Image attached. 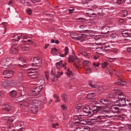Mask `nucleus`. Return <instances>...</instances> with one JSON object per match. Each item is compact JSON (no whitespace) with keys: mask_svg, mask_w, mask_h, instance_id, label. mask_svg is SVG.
<instances>
[{"mask_svg":"<svg viewBox=\"0 0 131 131\" xmlns=\"http://www.w3.org/2000/svg\"><path fill=\"white\" fill-rule=\"evenodd\" d=\"M115 94L118 95V97L119 99L116 102V105L119 107H123L125 106L126 104L125 100L122 99L124 98V96L123 93H118L117 92L115 93Z\"/></svg>","mask_w":131,"mask_h":131,"instance_id":"nucleus-1","label":"nucleus"},{"mask_svg":"<svg viewBox=\"0 0 131 131\" xmlns=\"http://www.w3.org/2000/svg\"><path fill=\"white\" fill-rule=\"evenodd\" d=\"M14 58H7L3 59L1 63L2 65L4 68H7L11 63Z\"/></svg>","mask_w":131,"mask_h":131,"instance_id":"nucleus-2","label":"nucleus"},{"mask_svg":"<svg viewBox=\"0 0 131 131\" xmlns=\"http://www.w3.org/2000/svg\"><path fill=\"white\" fill-rule=\"evenodd\" d=\"M14 73V71L12 70H6L3 73L4 77L5 78H10L12 77Z\"/></svg>","mask_w":131,"mask_h":131,"instance_id":"nucleus-3","label":"nucleus"},{"mask_svg":"<svg viewBox=\"0 0 131 131\" xmlns=\"http://www.w3.org/2000/svg\"><path fill=\"white\" fill-rule=\"evenodd\" d=\"M19 82H18V83H15L13 81H9L7 82V83L5 81H3L2 82V85L3 86L5 87L6 86L7 84V83H8L9 85L12 86H18V83H19Z\"/></svg>","mask_w":131,"mask_h":131,"instance_id":"nucleus-4","label":"nucleus"},{"mask_svg":"<svg viewBox=\"0 0 131 131\" xmlns=\"http://www.w3.org/2000/svg\"><path fill=\"white\" fill-rule=\"evenodd\" d=\"M102 108L101 106H94L91 107V110L93 113L98 112Z\"/></svg>","mask_w":131,"mask_h":131,"instance_id":"nucleus-5","label":"nucleus"},{"mask_svg":"<svg viewBox=\"0 0 131 131\" xmlns=\"http://www.w3.org/2000/svg\"><path fill=\"white\" fill-rule=\"evenodd\" d=\"M116 75L119 78L118 80V83H119V85L123 86L124 85H125L126 84V82L125 81H124L122 80V78L121 77V76L119 74L117 73Z\"/></svg>","mask_w":131,"mask_h":131,"instance_id":"nucleus-6","label":"nucleus"},{"mask_svg":"<svg viewBox=\"0 0 131 131\" xmlns=\"http://www.w3.org/2000/svg\"><path fill=\"white\" fill-rule=\"evenodd\" d=\"M109 27L104 26L101 28V33L102 34H105L107 33L110 32L109 31Z\"/></svg>","mask_w":131,"mask_h":131,"instance_id":"nucleus-7","label":"nucleus"},{"mask_svg":"<svg viewBox=\"0 0 131 131\" xmlns=\"http://www.w3.org/2000/svg\"><path fill=\"white\" fill-rule=\"evenodd\" d=\"M41 65V63L38 64L32 63V66L33 68L30 69L29 70H37L40 68Z\"/></svg>","mask_w":131,"mask_h":131,"instance_id":"nucleus-8","label":"nucleus"},{"mask_svg":"<svg viewBox=\"0 0 131 131\" xmlns=\"http://www.w3.org/2000/svg\"><path fill=\"white\" fill-rule=\"evenodd\" d=\"M22 34L21 33L16 34L13 35V39L16 41H19L21 37Z\"/></svg>","mask_w":131,"mask_h":131,"instance_id":"nucleus-9","label":"nucleus"},{"mask_svg":"<svg viewBox=\"0 0 131 131\" xmlns=\"http://www.w3.org/2000/svg\"><path fill=\"white\" fill-rule=\"evenodd\" d=\"M111 110L113 112L115 113H119V108L115 105L112 106L111 107Z\"/></svg>","mask_w":131,"mask_h":131,"instance_id":"nucleus-10","label":"nucleus"},{"mask_svg":"<svg viewBox=\"0 0 131 131\" xmlns=\"http://www.w3.org/2000/svg\"><path fill=\"white\" fill-rule=\"evenodd\" d=\"M90 110H91V107L90 108L89 106H85L83 109V112L88 114H91V112L90 111Z\"/></svg>","mask_w":131,"mask_h":131,"instance_id":"nucleus-11","label":"nucleus"},{"mask_svg":"<svg viewBox=\"0 0 131 131\" xmlns=\"http://www.w3.org/2000/svg\"><path fill=\"white\" fill-rule=\"evenodd\" d=\"M18 89L21 91V96L24 97L25 95V91H24V88L23 86L22 85L19 86Z\"/></svg>","mask_w":131,"mask_h":131,"instance_id":"nucleus-12","label":"nucleus"},{"mask_svg":"<svg viewBox=\"0 0 131 131\" xmlns=\"http://www.w3.org/2000/svg\"><path fill=\"white\" fill-rule=\"evenodd\" d=\"M101 104H103L106 106H109L111 104L110 102L104 99H102L100 101Z\"/></svg>","mask_w":131,"mask_h":131,"instance_id":"nucleus-13","label":"nucleus"},{"mask_svg":"<svg viewBox=\"0 0 131 131\" xmlns=\"http://www.w3.org/2000/svg\"><path fill=\"white\" fill-rule=\"evenodd\" d=\"M41 61V59L40 57H35L33 58V63L38 64L41 63H42Z\"/></svg>","mask_w":131,"mask_h":131,"instance_id":"nucleus-14","label":"nucleus"},{"mask_svg":"<svg viewBox=\"0 0 131 131\" xmlns=\"http://www.w3.org/2000/svg\"><path fill=\"white\" fill-rule=\"evenodd\" d=\"M108 116L107 115H105L104 116H98L97 117H95L94 118H93V119L95 120V121H96V122L98 121L97 120H101L102 119L104 118L105 117H107Z\"/></svg>","mask_w":131,"mask_h":131,"instance_id":"nucleus-15","label":"nucleus"},{"mask_svg":"<svg viewBox=\"0 0 131 131\" xmlns=\"http://www.w3.org/2000/svg\"><path fill=\"white\" fill-rule=\"evenodd\" d=\"M31 112L34 114L36 113L37 112L38 108L36 105H34L31 106Z\"/></svg>","mask_w":131,"mask_h":131,"instance_id":"nucleus-16","label":"nucleus"},{"mask_svg":"<svg viewBox=\"0 0 131 131\" xmlns=\"http://www.w3.org/2000/svg\"><path fill=\"white\" fill-rule=\"evenodd\" d=\"M18 52V51L16 48L14 47H12L10 50V52L13 54H15Z\"/></svg>","mask_w":131,"mask_h":131,"instance_id":"nucleus-17","label":"nucleus"},{"mask_svg":"<svg viewBox=\"0 0 131 131\" xmlns=\"http://www.w3.org/2000/svg\"><path fill=\"white\" fill-rule=\"evenodd\" d=\"M9 95L10 97H15L17 95V92L14 90H13L9 92Z\"/></svg>","mask_w":131,"mask_h":131,"instance_id":"nucleus-18","label":"nucleus"},{"mask_svg":"<svg viewBox=\"0 0 131 131\" xmlns=\"http://www.w3.org/2000/svg\"><path fill=\"white\" fill-rule=\"evenodd\" d=\"M92 81H90L89 82V84L92 88H98L99 87V86L96 84H92Z\"/></svg>","mask_w":131,"mask_h":131,"instance_id":"nucleus-19","label":"nucleus"},{"mask_svg":"<svg viewBox=\"0 0 131 131\" xmlns=\"http://www.w3.org/2000/svg\"><path fill=\"white\" fill-rule=\"evenodd\" d=\"M11 109V106L8 105L4 106L3 107V110L6 111H9Z\"/></svg>","mask_w":131,"mask_h":131,"instance_id":"nucleus-20","label":"nucleus"},{"mask_svg":"<svg viewBox=\"0 0 131 131\" xmlns=\"http://www.w3.org/2000/svg\"><path fill=\"white\" fill-rule=\"evenodd\" d=\"M61 96L62 100L64 102H67L68 101L69 98L68 97L67 95L63 94Z\"/></svg>","mask_w":131,"mask_h":131,"instance_id":"nucleus-21","label":"nucleus"},{"mask_svg":"<svg viewBox=\"0 0 131 131\" xmlns=\"http://www.w3.org/2000/svg\"><path fill=\"white\" fill-rule=\"evenodd\" d=\"M95 95V94L93 93H89L86 96L87 98L88 99H92Z\"/></svg>","mask_w":131,"mask_h":131,"instance_id":"nucleus-22","label":"nucleus"},{"mask_svg":"<svg viewBox=\"0 0 131 131\" xmlns=\"http://www.w3.org/2000/svg\"><path fill=\"white\" fill-rule=\"evenodd\" d=\"M58 50L55 48L51 49V53L53 55H57L58 53Z\"/></svg>","mask_w":131,"mask_h":131,"instance_id":"nucleus-23","label":"nucleus"},{"mask_svg":"<svg viewBox=\"0 0 131 131\" xmlns=\"http://www.w3.org/2000/svg\"><path fill=\"white\" fill-rule=\"evenodd\" d=\"M77 58V57L76 56H70L69 60V62H73Z\"/></svg>","mask_w":131,"mask_h":131,"instance_id":"nucleus-24","label":"nucleus"},{"mask_svg":"<svg viewBox=\"0 0 131 131\" xmlns=\"http://www.w3.org/2000/svg\"><path fill=\"white\" fill-rule=\"evenodd\" d=\"M18 78L19 80V83L22 81L23 79V73L22 72H20L18 75Z\"/></svg>","mask_w":131,"mask_h":131,"instance_id":"nucleus-25","label":"nucleus"},{"mask_svg":"<svg viewBox=\"0 0 131 131\" xmlns=\"http://www.w3.org/2000/svg\"><path fill=\"white\" fill-rule=\"evenodd\" d=\"M62 61H61L59 62H57L56 64L57 68L58 69H60L62 68Z\"/></svg>","mask_w":131,"mask_h":131,"instance_id":"nucleus-26","label":"nucleus"},{"mask_svg":"<svg viewBox=\"0 0 131 131\" xmlns=\"http://www.w3.org/2000/svg\"><path fill=\"white\" fill-rule=\"evenodd\" d=\"M23 39L24 40L23 41V42H30L31 43H32L33 42L32 41H31V40L30 39H28V40H26L28 38V37H27L25 36L23 37Z\"/></svg>","mask_w":131,"mask_h":131,"instance_id":"nucleus-27","label":"nucleus"},{"mask_svg":"<svg viewBox=\"0 0 131 131\" xmlns=\"http://www.w3.org/2000/svg\"><path fill=\"white\" fill-rule=\"evenodd\" d=\"M42 88L41 86H38L35 88V91L39 94L41 91Z\"/></svg>","mask_w":131,"mask_h":131,"instance_id":"nucleus-28","label":"nucleus"},{"mask_svg":"<svg viewBox=\"0 0 131 131\" xmlns=\"http://www.w3.org/2000/svg\"><path fill=\"white\" fill-rule=\"evenodd\" d=\"M80 124L81 126H84L86 124V121L84 119H82L80 121Z\"/></svg>","mask_w":131,"mask_h":131,"instance_id":"nucleus-29","label":"nucleus"},{"mask_svg":"<svg viewBox=\"0 0 131 131\" xmlns=\"http://www.w3.org/2000/svg\"><path fill=\"white\" fill-rule=\"evenodd\" d=\"M80 52L82 55L85 57H88L90 54L89 53H86L84 51H81Z\"/></svg>","mask_w":131,"mask_h":131,"instance_id":"nucleus-30","label":"nucleus"},{"mask_svg":"<svg viewBox=\"0 0 131 131\" xmlns=\"http://www.w3.org/2000/svg\"><path fill=\"white\" fill-rule=\"evenodd\" d=\"M38 76V75L37 73L34 72V73L32 74L31 76H30V78H31L35 79L37 78Z\"/></svg>","mask_w":131,"mask_h":131,"instance_id":"nucleus-31","label":"nucleus"},{"mask_svg":"<svg viewBox=\"0 0 131 131\" xmlns=\"http://www.w3.org/2000/svg\"><path fill=\"white\" fill-rule=\"evenodd\" d=\"M29 47L27 46H24L22 48V50L23 51H26L29 50Z\"/></svg>","mask_w":131,"mask_h":131,"instance_id":"nucleus-32","label":"nucleus"},{"mask_svg":"<svg viewBox=\"0 0 131 131\" xmlns=\"http://www.w3.org/2000/svg\"><path fill=\"white\" fill-rule=\"evenodd\" d=\"M110 112L109 110H102L101 111V113L104 115H106V114L110 113Z\"/></svg>","mask_w":131,"mask_h":131,"instance_id":"nucleus-33","label":"nucleus"},{"mask_svg":"<svg viewBox=\"0 0 131 131\" xmlns=\"http://www.w3.org/2000/svg\"><path fill=\"white\" fill-rule=\"evenodd\" d=\"M28 103L25 101L23 100L22 103L20 104L21 106H26L28 105Z\"/></svg>","mask_w":131,"mask_h":131,"instance_id":"nucleus-34","label":"nucleus"},{"mask_svg":"<svg viewBox=\"0 0 131 131\" xmlns=\"http://www.w3.org/2000/svg\"><path fill=\"white\" fill-rule=\"evenodd\" d=\"M121 13L123 17H125L127 16V12L126 10H122L121 11Z\"/></svg>","mask_w":131,"mask_h":131,"instance_id":"nucleus-35","label":"nucleus"},{"mask_svg":"<svg viewBox=\"0 0 131 131\" xmlns=\"http://www.w3.org/2000/svg\"><path fill=\"white\" fill-rule=\"evenodd\" d=\"M122 34L125 37H130L131 36V33H129L128 32L122 33Z\"/></svg>","mask_w":131,"mask_h":131,"instance_id":"nucleus-36","label":"nucleus"},{"mask_svg":"<svg viewBox=\"0 0 131 131\" xmlns=\"http://www.w3.org/2000/svg\"><path fill=\"white\" fill-rule=\"evenodd\" d=\"M82 63L84 65L87 66H89L90 64V62L88 60L84 61Z\"/></svg>","mask_w":131,"mask_h":131,"instance_id":"nucleus-37","label":"nucleus"},{"mask_svg":"<svg viewBox=\"0 0 131 131\" xmlns=\"http://www.w3.org/2000/svg\"><path fill=\"white\" fill-rule=\"evenodd\" d=\"M68 124L70 127L72 128L74 126V122L70 121L69 122Z\"/></svg>","mask_w":131,"mask_h":131,"instance_id":"nucleus-38","label":"nucleus"},{"mask_svg":"<svg viewBox=\"0 0 131 131\" xmlns=\"http://www.w3.org/2000/svg\"><path fill=\"white\" fill-rule=\"evenodd\" d=\"M89 13H88V14H90L91 15L93 16L96 15V14L94 13H91L92 12H93V10L92 9H90L88 10Z\"/></svg>","mask_w":131,"mask_h":131,"instance_id":"nucleus-39","label":"nucleus"},{"mask_svg":"<svg viewBox=\"0 0 131 131\" xmlns=\"http://www.w3.org/2000/svg\"><path fill=\"white\" fill-rule=\"evenodd\" d=\"M30 94L32 96H36L38 94V93L36 92H35V90L32 91L30 92Z\"/></svg>","mask_w":131,"mask_h":131,"instance_id":"nucleus-40","label":"nucleus"},{"mask_svg":"<svg viewBox=\"0 0 131 131\" xmlns=\"http://www.w3.org/2000/svg\"><path fill=\"white\" fill-rule=\"evenodd\" d=\"M117 118L118 119L121 120H123L124 119V118L123 116L121 115H119L117 117Z\"/></svg>","mask_w":131,"mask_h":131,"instance_id":"nucleus-41","label":"nucleus"},{"mask_svg":"<svg viewBox=\"0 0 131 131\" xmlns=\"http://www.w3.org/2000/svg\"><path fill=\"white\" fill-rule=\"evenodd\" d=\"M32 12L31 9L30 8L28 9L26 11V13L27 14L29 15H30L32 13Z\"/></svg>","mask_w":131,"mask_h":131,"instance_id":"nucleus-42","label":"nucleus"},{"mask_svg":"<svg viewBox=\"0 0 131 131\" xmlns=\"http://www.w3.org/2000/svg\"><path fill=\"white\" fill-rule=\"evenodd\" d=\"M69 49L67 47H66L65 48L64 51H65V53L66 55H67L69 53L68 52Z\"/></svg>","mask_w":131,"mask_h":131,"instance_id":"nucleus-43","label":"nucleus"},{"mask_svg":"<svg viewBox=\"0 0 131 131\" xmlns=\"http://www.w3.org/2000/svg\"><path fill=\"white\" fill-rule=\"evenodd\" d=\"M59 125V124L57 123H56L54 124V123H52V127L53 128H56V126H58Z\"/></svg>","mask_w":131,"mask_h":131,"instance_id":"nucleus-44","label":"nucleus"},{"mask_svg":"<svg viewBox=\"0 0 131 131\" xmlns=\"http://www.w3.org/2000/svg\"><path fill=\"white\" fill-rule=\"evenodd\" d=\"M24 124V122H19L18 123V126L19 127L23 126Z\"/></svg>","mask_w":131,"mask_h":131,"instance_id":"nucleus-45","label":"nucleus"},{"mask_svg":"<svg viewBox=\"0 0 131 131\" xmlns=\"http://www.w3.org/2000/svg\"><path fill=\"white\" fill-rule=\"evenodd\" d=\"M34 72H32L31 71H29L27 72V74L28 75L30 78V76H31L32 74H33Z\"/></svg>","mask_w":131,"mask_h":131,"instance_id":"nucleus-46","label":"nucleus"},{"mask_svg":"<svg viewBox=\"0 0 131 131\" xmlns=\"http://www.w3.org/2000/svg\"><path fill=\"white\" fill-rule=\"evenodd\" d=\"M18 61L19 62L20 61L22 63L24 62V60L23 58L21 57L18 58Z\"/></svg>","mask_w":131,"mask_h":131,"instance_id":"nucleus-47","label":"nucleus"},{"mask_svg":"<svg viewBox=\"0 0 131 131\" xmlns=\"http://www.w3.org/2000/svg\"><path fill=\"white\" fill-rule=\"evenodd\" d=\"M74 126L78 125L80 124V121L74 122Z\"/></svg>","mask_w":131,"mask_h":131,"instance_id":"nucleus-48","label":"nucleus"},{"mask_svg":"<svg viewBox=\"0 0 131 131\" xmlns=\"http://www.w3.org/2000/svg\"><path fill=\"white\" fill-rule=\"evenodd\" d=\"M8 131H13L14 130V127L13 126H9L8 127Z\"/></svg>","mask_w":131,"mask_h":131,"instance_id":"nucleus-49","label":"nucleus"},{"mask_svg":"<svg viewBox=\"0 0 131 131\" xmlns=\"http://www.w3.org/2000/svg\"><path fill=\"white\" fill-rule=\"evenodd\" d=\"M61 108L64 110H66L67 109V107L66 105H61Z\"/></svg>","mask_w":131,"mask_h":131,"instance_id":"nucleus-50","label":"nucleus"},{"mask_svg":"<svg viewBox=\"0 0 131 131\" xmlns=\"http://www.w3.org/2000/svg\"><path fill=\"white\" fill-rule=\"evenodd\" d=\"M67 75H70L72 74L71 71H70V70L68 68L67 69Z\"/></svg>","mask_w":131,"mask_h":131,"instance_id":"nucleus-51","label":"nucleus"},{"mask_svg":"<svg viewBox=\"0 0 131 131\" xmlns=\"http://www.w3.org/2000/svg\"><path fill=\"white\" fill-rule=\"evenodd\" d=\"M90 128L89 127H86L85 128H83V130H82V131H90Z\"/></svg>","mask_w":131,"mask_h":131,"instance_id":"nucleus-52","label":"nucleus"},{"mask_svg":"<svg viewBox=\"0 0 131 131\" xmlns=\"http://www.w3.org/2000/svg\"><path fill=\"white\" fill-rule=\"evenodd\" d=\"M93 65L94 66V67H98L99 66V63H96L95 62L93 63Z\"/></svg>","mask_w":131,"mask_h":131,"instance_id":"nucleus-53","label":"nucleus"},{"mask_svg":"<svg viewBox=\"0 0 131 131\" xmlns=\"http://www.w3.org/2000/svg\"><path fill=\"white\" fill-rule=\"evenodd\" d=\"M107 63L105 62L102 64V67L103 68H105L107 66Z\"/></svg>","mask_w":131,"mask_h":131,"instance_id":"nucleus-54","label":"nucleus"},{"mask_svg":"<svg viewBox=\"0 0 131 131\" xmlns=\"http://www.w3.org/2000/svg\"><path fill=\"white\" fill-rule=\"evenodd\" d=\"M128 128V129L129 130L131 131V125L130 124H126Z\"/></svg>","mask_w":131,"mask_h":131,"instance_id":"nucleus-55","label":"nucleus"},{"mask_svg":"<svg viewBox=\"0 0 131 131\" xmlns=\"http://www.w3.org/2000/svg\"><path fill=\"white\" fill-rule=\"evenodd\" d=\"M14 117L13 118H12L10 119H8V122L9 123V122H12L15 119V118H14Z\"/></svg>","mask_w":131,"mask_h":131,"instance_id":"nucleus-56","label":"nucleus"},{"mask_svg":"<svg viewBox=\"0 0 131 131\" xmlns=\"http://www.w3.org/2000/svg\"><path fill=\"white\" fill-rule=\"evenodd\" d=\"M110 37L112 39H114L115 37V35L114 33H112L110 35Z\"/></svg>","mask_w":131,"mask_h":131,"instance_id":"nucleus-57","label":"nucleus"},{"mask_svg":"<svg viewBox=\"0 0 131 131\" xmlns=\"http://www.w3.org/2000/svg\"><path fill=\"white\" fill-rule=\"evenodd\" d=\"M123 2V1L122 0H117L116 3L117 4H120L122 3Z\"/></svg>","mask_w":131,"mask_h":131,"instance_id":"nucleus-58","label":"nucleus"},{"mask_svg":"<svg viewBox=\"0 0 131 131\" xmlns=\"http://www.w3.org/2000/svg\"><path fill=\"white\" fill-rule=\"evenodd\" d=\"M34 3H37L40 1V0H31Z\"/></svg>","mask_w":131,"mask_h":131,"instance_id":"nucleus-59","label":"nucleus"},{"mask_svg":"<svg viewBox=\"0 0 131 131\" xmlns=\"http://www.w3.org/2000/svg\"><path fill=\"white\" fill-rule=\"evenodd\" d=\"M81 106L80 105H78L77 106L75 107V109L77 110H79L81 108Z\"/></svg>","mask_w":131,"mask_h":131,"instance_id":"nucleus-60","label":"nucleus"},{"mask_svg":"<svg viewBox=\"0 0 131 131\" xmlns=\"http://www.w3.org/2000/svg\"><path fill=\"white\" fill-rule=\"evenodd\" d=\"M13 3V2L12 1H9L8 3V5L10 6H12V4Z\"/></svg>","mask_w":131,"mask_h":131,"instance_id":"nucleus-61","label":"nucleus"},{"mask_svg":"<svg viewBox=\"0 0 131 131\" xmlns=\"http://www.w3.org/2000/svg\"><path fill=\"white\" fill-rule=\"evenodd\" d=\"M72 38L73 39L75 40H80V38H79L78 37H72Z\"/></svg>","mask_w":131,"mask_h":131,"instance_id":"nucleus-62","label":"nucleus"},{"mask_svg":"<svg viewBox=\"0 0 131 131\" xmlns=\"http://www.w3.org/2000/svg\"><path fill=\"white\" fill-rule=\"evenodd\" d=\"M53 97L55 98L56 99H59V96L57 95L56 94H54L53 95Z\"/></svg>","mask_w":131,"mask_h":131,"instance_id":"nucleus-63","label":"nucleus"},{"mask_svg":"<svg viewBox=\"0 0 131 131\" xmlns=\"http://www.w3.org/2000/svg\"><path fill=\"white\" fill-rule=\"evenodd\" d=\"M74 131H82V130H81L80 128L79 127L77 128L76 129L74 130Z\"/></svg>","mask_w":131,"mask_h":131,"instance_id":"nucleus-64","label":"nucleus"}]
</instances>
